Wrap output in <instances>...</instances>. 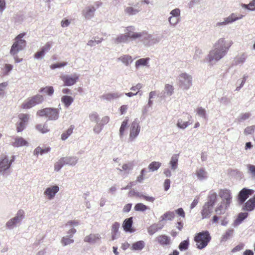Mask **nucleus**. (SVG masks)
Masks as SVG:
<instances>
[{"mask_svg":"<svg viewBox=\"0 0 255 255\" xmlns=\"http://www.w3.org/2000/svg\"><path fill=\"white\" fill-rule=\"evenodd\" d=\"M212 210L213 207L205 204L201 211L202 218L203 219L209 218L211 215Z\"/></svg>","mask_w":255,"mask_h":255,"instance_id":"aec40b11","label":"nucleus"},{"mask_svg":"<svg viewBox=\"0 0 255 255\" xmlns=\"http://www.w3.org/2000/svg\"><path fill=\"white\" fill-rule=\"evenodd\" d=\"M229 206L230 205L223 204V202H221V204L216 208L215 212L217 214H223Z\"/></svg>","mask_w":255,"mask_h":255,"instance_id":"ea45409f","label":"nucleus"},{"mask_svg":"<svg viewBox=\"0 0 255 255\" xmlns=\"http://www.w3.org/2000/svg\"><path fill=\"white\" fill-rule=\"evenodd\" d=\"M135 28L133 26H128L125 29V33L128 40H134L136 39H140L141 37V32H135Z\"/></svg>","mask_w":255,"mask_h":255,"instance_id":"9b49d317","label":"nucleus"},{"mask_svg":"<svg viewBox=\"0 0 255 255\" xmlns=\"http://www.w3.org/2000/svg\"><path fill=\"white\" fill-rule=\"evenodd\" d=\"M156 226L153 224L148 228V233L150 235H153L155 232H156L158 231Z\"/></svg>","mask_w":255,"mask_h":255,"instance_id":"774afa93","label":"nucleus"},{"mask_svg":"<svg viewBox=\"0 0 255 255\" xmlns=\"http://www.w3.org/2000/svg\"><path fill=\"white\" fill-rule=\"evenodd\" d=\"M219 196L222 199L223 204L230 205L232 202V196L231 191L228 189H221L219 192Z\"/></svg>","mask_w":255,"mask_h":255,"instance_id":"ddd939ff","label":"nucleus"},{"mask_svg":"<svg viewBox=\"0 0 255 255\" xmlns=\"http://www.w3.org/2000/svg\"><path fill=\"white\" fill-rule=\"evenodd\" d=\"M134 209L136 211L144 212L149 208L142 203H137L135 205Z\"/></svg>","mask_w":255,"mask_h":255,"instance_id":"09e8293b","label":"nucleus"},{"mask_svg":"<svg viewBox=\"0 0 255 255\" xmlns=\"http://www.w3.org/2000/svg\"><path fill=\"white\" fill-rule=\"evenodd\" d=\"M133 163L131 162H128L126 163H124L121 166V168H117V169L120 172H124L126 174H128L130 171L133 169Z\"/></svg>","mask_w":255,"mask_h":255,"instance_id":"393cba45","label":"nucleus"},{"mask_svg":"<svg viewBox=\"0 0 255 255\" xmlns=\"http://www.w3.org/2000/svg\"><path fill=\"white\" fill-rule=\"evenodd\" d=\"M74 128V126H70L69 128L61 134V139L62 140H65L67 139L73 133Z\"/></svg>","mask_w":255,"mask_h":255,"instance_id":"37998d69","label":"nucleus"},{"mask_svg":"<svg viewBox=\"0 0 255 255\" xmlns=\"http://www.w3.org/2000/svg\"><path fill=\"white\" fill-rule=\"evenodd\" d=\"M145 246V243L143 241H138L132 244L130 249L133 251H141Z\"/></svg>","mask_w":255,"mask_h":255,"instance_id":"bb28decb","label":"nucleus"},{"mask_svg":"<svg viewBox=\"0 0 255 255\" xmlns=\"http://www.w3.org/2000/svg\"><path fill=\"white\" fill-rule=\"evenodd\" d=\"M132 224V218L130 217L126 219L123 225V228L126 232H132L131 229Z\"/></svg>","mask_w":255,"mask_h":255,"instance_id":"473e14b6","label":"nucleus"},{"mask_svg":"<svg viewBox=\"0 0 255 255\" xmlns=\"http://www.w3.org/2000/svg\"><path fill=\"white\" fill-rule=\"evenodd\" d=\"M248 216V213H240L238 216L236 220L235 221V224L236 225H238L240 224L242 221L245 220L246 218H247Z\"/></svg>","mask_w":255,"mask_h":255,"instance_id":"a18cd8bd","label":"nucleus"},{"mask_svg":"<svg viewBox=\"0 0 255 255\" xmlns=\"http://www.w3.org/2000/svg\"><path fill=\"white\" fill-rule=\"evenodd\" d=\"M79 225V222L77 221H68L65 225V227L68 228H74L77 227Z\"/></svg>","mask_w":255,"mask_h":255,"instance_id":"e2e57ef3","label":"nucleus"},{"mask_svg":"<svg viewBox=\"0 0 255 255\" xmlns=\"http://www.w3.org/2000/svg\"><path fill=\"white\" fill-rule=\"evenodd\" d=\"M123 94L119 92H111L106 93L101 96V99L104 100L111 102L116 100L122 96Z\"/></svg>","mask_w":255,"mask_h":255,"instance_id":"dca6fc26","label":"nucleus"},{"mask_svg":"<svg viewBox=\"0 0 255 255\" xmlns=\"http://www.w3.org/2000/svg\"><path fill=\"white\" fill-rule=\"evenodd\" d=\"M12 145L13 146L17 147L23 146H28V142L22 137L17 136L14 138V141L12 142Z\"/></svg>","mask_w":255,"mask_h":255,"instance_id":"a878e982","label":"nucleus"},{"mask_svg":"<svg viewBox=\"0 0 255 255\" xmlns=\"http://www.w3.org/2000/svg\"><path fill=\"white\" fill-rule=\"evenodd\" d=\"M79 78V75L77 73L72 74H62L60 76V79L63 81L64 85L66 86H72L75 84Z\"/></svg>","mask_w":255,"mask_h":255,"instance_id":"6e6552de","label":"nucleus"},{"mask_svg":"<svg viewBox=\"0 0 255 255\" xmlns=\"http://www.w3.org/2000/svg\"><path fill=\"white\" fill-rule=\"evenodd\" d=\"M65 165L74 166L78 160V158L76 156H66L62 157Z\"/></svg>","mask_w":255,"mask_h":255,"instance_id":"5701e85b","label":"nucleus"},{"mask_svg":"<svg viewBox=\"0 0 255 255\" xmlns=\"http://www.w3.org/2000/svg\"><path fill=\"white\" fill-rule=\"evenodd\" d=\"M202 54V50L199 48H196L193 56V59L196 60H198L201 58Z\"/></svg>","mask_w":255,"mask_h":255,"instance_id":"4d7b16f0","label":"nucleus"},{"mask_svg":"<svg viewBox=\"0 0 255 255\" xmlns=\"http://www.w3.org/2000/svg\"><path fill=\"white\" fill-rule=\"evenodd\" d=\"M128 122L129 118L127 117L122 123L119 130V135L121 138H123L125 135L126 130L128 127Z\"/></svg>","mask_w":255,"mask_h":255,"instance_id":"4be33fe9","label":"nucleus"},{"mask_svg":"<svg viewBox=\"0 0 255 255\" xmlns=\"http://www.w3.org/2000/svg\"><path fill=\"white\" fill-rule=\"evenodd\" d=\"M140 39L145 46H150L159 43L161 38L160 36L153 35L145 31H142L141 32Z\"/></svg>","mask_w":255,"mask_h":255,"instance_id":"423d86ee","label":"nucleus"},{"mask_svg":"<svg viewBox=\"0 0 255 255\" xmlns=\"http://www.w3.org/2000/svg\"><path fill=\"white\" fill-rule=\"evenodd\" d=\"M74 101V99L69 96H63L61 98V102L66 107H69Z\"/></svg>","mask_w":255,"mask_h":255,"instance_id":"e433bc0d","label":"nucleus"},{"mask_svg":"<svg viewBox=\"0 0 255 255\" xmlns=\"http://www.w3.org/2000/svg\"><path fill=\"white\" fill-rule=\"evenodd\" d=\"M101 238V236L99 234H91L89 235L86 236L84 241L85 242L93 244L100 241Z\"/></svg>","mask_w":255,"mask_h":255,"instance_id":"a211bd4d","label":"nucleus"},{"mask_svg":"<svg viewBox=\"0 0 255 255\" xmlns=\"http://www.w3.org/2000/svg\"><path fill=\"white\" fill-rule=\"evenodd\" d=\"M247 57L248 55L245 53L239 54L234 58L233 64L235 66L242 65L245 62Z\"/></svg>","mask_w":255,"mask_h":255,"instance_id":"6ab92c4d","label":"nucleus"},{"mask_svg":"<svg viewBox=\"0 0 255 255\" xmlns=\"http://www.w3.org/2000/svg\"><path fill=\"white\" fill-rule=\"evenodd\" d=\"M189 126L188 122H183L182 120L179 119L177 123V126L181 129H185Z\"/></svg>","mask_w":255,"mask_h":255,"instance_id":"6e6d98bb","label":"nucleus"},{"mask_svg":"<svg viewBox=\"0 0 255 255\" xmlns=\"http://www.w3.org/2000/svg\"><path fill=\"white\" fill-rule=\"evenodd\" d=\"M14 157L12 159L9 160L6 155H1L0 157V174L7 170L13 161Z\"/></svg>","mask_w":255,"mask_h":255,"instance_id":"f8f14e48","label":"nucleus"},{"mask_svg":"<svg viewBox=\"0 0 255 255\" xmlns=\"http://www.w3.org/2000/svg\"><path fill=\"white\" fill-rule=\"evenodd\" d=\"M140 9L130 6H126L124 10L125 13L128 15H135L138 13Z\"/></svg>","mask_w":255,"mask_h":255,"instance_id":"f704fd0d","label":"nucleus"},{"mask_svg":"<svg viewBox=\"0 0 255 255\" xmlns=\"http://www.w3.org/2000/svg\"><path fill=\"white\" fill-rule=\"evenodd\" d=\"M51 46L52 42H48L41 48V50L45 53L51 49Z\"/></svg>","mask_w":255,"mask_h":255,"instance_id":"0e129e2a","label":"nucleus"},{"mask_svg":"<svg viewBox=\"0 0 255 255\" xmlns=\"http://www.w3.org/2000/svg\"><path fill=\"white\" fill-rule=\"evenodd\" d=\"M39 92L45 93L48 96H51L54 93V89L52 86H47L44 88H42L39 90Z\"/></svg>","mask_w":255,"mask_h":255,"instance_id":"49530a36","label":"nucleus"},{"mask_svg":"<svg viewBox=\"0 0 255 255\" xmlns=\"http://www.w3.org/2000/svg\"><path fill=\"white\" fill-rule=\"evenodd\" d=\"M174 93V87L172 85L166 84L164 86V94L167 96H171Z\"/></svg>","mask_w":255,"mask_h":255,"instance_id":"c03bdc74","label":"nucleus"},{"mask_svg":"<svg viewBox=\"0 0 255 255\" xmlns=\"http://www.w3.org/2000/svg\"><path fill=\"white\" fill-rule=\"evenodd\" d=\"M208 201L205 204L213 207L217 199L216 193L215 192L211 191L208 195Z\"/></svg>","mask_w":255,"mask_h":255,"instance_id":"72a5a7b5","label":"nucleus"},{"mask_svg":"<svg viewBox=\"0 0 255 255\" xmlns=\"http://www.w3.org/2000/svg\"><path fill=\"white\" fill-rule=\"evenodd\" d=\"M120 226V224L118 222L114 223L112 227V232L113 233L118 234L119 229Z\"/></svg>","mask_w":255,"mask_h":255,"instance_id":"338daca9","label":"nucleus"},{"mask_svg":"<svg viewBox=\"0 0 255 255\" xmlns=\"http://www.w3.org/2000/svg\"><path fill=\"white\" fill-rule=\"evenodd\" d=\"M114 40V42L116 44L127 43L129 41L125 33L118 35Z\"/></svg>","mask_w":255,"mask_h":255,"instance_id":"c9c22d12","label":"nucleus"},{"mask_svg":"<svg viewBox=\"0 0 255 255\" xmlns=\"http://www.w3.org/2000/svg\"><path fill=\"white\" fill-rule=\"evenodd\" d=\"M64 165H65L64 164V162H63L62 158H61L54 164V170L57 172L59 171Z\"/></svg>","mask_w":255,"mask_h":255,"instance_id":"603ef678","label":"nucleus"},{"mask_svg":"<svg viewBox=\"0 0 255 255\" xmlns=\"http://www.w3.org/2000/svg\"><path fill=\"white\" fill-rule=\"evenodd\" d=\"M197 114L200 117L206 119L207 118L206 112L205 109L199 107L196 110Z\"/></svg>","mask_w":255,"mask_h":255,"instance_id":"3c124183","label":"nucleus"},{"mask_svg":"<svg viewBox=\"0 0 255 255\" xmlns=\"http://www.w3.org/2000/svg\"><path fill=\"white\" fill-rule=\"evenodd\" d=\"M16 223L12 218L9 219L5 224V227L9 230H12L16 226Z\"/></svg>","mask_w":255,"mask_h":255,"instance_id":"5fc2aeb1","label":"nucleus"},{"mask_svg":"<svg viewBox=\"0 0 255 255\" xmlns=\"http://www.w3.org/2000/svg\"><path fill=\"white\" fill-rule=\"evenodd\" d=\"M244 15L237 12L231 13L228 17H225V19L228 24H230L236 21L242 19Z\"/></svg>","mask_w":255,"mask_h":255,"instance_id":"f3484780","label":"nucleus"},{"mask_svg":"<svg viewBox=\"0 0 255 255\" xmlns=\"http://www.w3.org/2000/svg\"><path fill=\"white\" fill-rule=\"evenodd\" d=\"M189 246V242L187 240L182 241L179 246V249L180 251L186 250Z\"/></svg>","mask_w":255,"mask_h":255,"instance_id":"680f3d73","label":"nucleus"},{"mask_svg":"<svg viewBox=\"0 0 255 255\" xmlns=\"http://www.w3.org/2000/svg\"><path fill=\"white\" fill-rule=\"evenodd\" d=\"M255 208V195L253 198L249 200L245 204L244 208V210L248 211H253Z\"/></svg>","mask_w":255,"mask_h":255,"instance_id":"c85d7f7f","label":"nucleus"},{"mask_svg":"<svg viewBox=\"0 0 255 255\" xmlns=\"http://www.w3.org/2000/svg\"><path fill=\"white\" fill-rule=\"evenodd\" d=\"M74 242V240L72 239V237H69V236H65L61 240V243L63 247L70 245Z\"/></svg>","mask_w":255,"mask_h":255,"instance_id":"58836bf2","label":"nucleus"},{"mask_svg":"<svg viewBox=\"0 0 255 255\" xmlns=\"http://www.w3.org/2000/svg\"><path fill=\"white\" fill-rule=\"evenodd\" d=\"M254 193V190L252 189H248L247 188L243 189L238 195V199L241 204L243 203L249 197V195H251Z\"/></svg>","mask_w":255,"mask_h":255,"instance_id":"2eb2a0df","label":"nucleus"},{"mask_svg":"<svg viewBox=\"0 0 255 255\" xmlns=\"http://www.w3.org/2000/svg\"><path fill=\"white\" fill-rule=\"evenodd\" d=\"M68 63L66 62H63L61 63H58L52 64L50 66V68L52 69H55L56 68H59L63 67L67 65Z\"/></svg>","mask_w":255,"mask_h":255,"instance_id":"bf43d9fd","label":"nucleus"},{"mask_svg":"<svg viewBox=\"0 0 255 255\" xmlns=\"http://www.w3.org/2000/svg\"><path fill=\"white\" fill-rule=\"evenodd\" d=\"M117 61L121 62L126 66H128L132 62L133 59L130 55L124 54L118 58Z\"/></svg>","mask_w":255,"mask_h":255,"instance_id":"412c9836","label":"nucleus"},{"mask_svg":"<svg viewBox=\"0 0 255 255\" xmlns=\"http://www.w3.org/2000/svg\"><path fill=\"white\" fill-rule=\"evenodd\" d=\"M233 44L232 40H227L225 38H219L214 44L212 50L208 55L207 60L210 65L215 64L227 54Z\"/></svg>","mask_w":255,"mask_h":255,"instance_id":"f257e3e1","label":"nucleus"},{"mask_svg":"<svg viewBox=\"0 0 255 255\" xmlns=\"http://www.w3.org/2000/svg\"><path fill=\"white\" fill-rule=\"evenodd\" d=\"M16 224H20L23 219L25 218V212L20 209L18 210L15 216L12 218Z\"/></svg>","mask_w":255,"mask_h":255,"instance_id":"cd10ccee","label":"nucleus"},{"mask_svg":"<svg viewBox=\"0 0 255 255\" xmlns=\"http://www.w3.org/2000/svg\"><path fill=\"white\" fill-rule=\"evenodd\" d=\"M161 166V162L153 161L148 165V168L150 171L154 172L157 171Z\"/></svg>","mask_w":255,"mask_h":255,"instance_id":"79ce46f5","label":"nucleus"},{"mask_svg":"<svg viewBox=\"0 0 255 255\" xmlns=\"http://www.w3.org/2000/svg\"><path fill=\"white\" fill-rule=\"evenodd\" d=\"M192 76L186 72L181 73L178 76V84L183 90H188L192 85Z\"/></svg>","mask_w":255,"mask_h":255,"instance_id":"20e7f679","label":"nucleus"},{"mask_svg":"<svg viewBox=\"0 0 255 255\" xmlns=\"http://www.w3.org/2000/svg\"><path fill=\"white\" fill-rule=\"evenodd\" d=\"M234 233V230L232 229H228L227 230L225 234H224L221 239V242H224L227 241L228 240L230 239L233 235Z\"/></svg>","mask_w":255,"mask_h":255,"instance_id":"4c0bfd02","label":"nucleus"},{"mask_svg":"<svg viewBox=\"0 0 255 255\" xmlns=\"http://www.w3.org/2000/svg\"><path fill=\"white\" fill-rule=\"evenodd\" d=\"M195 174L199 180L202 181L207 178V173L203 168L197 169Z\"/></svg>","mask_w":255,"mask_h":255,"instance_id":"2f4dec72","label":"nucleus"},{"mask_svg":"<svg viewBox=\"0 0 255 255\" xmlns=\"http://www.w3.org/2000/svg\"><path fill=\"white\" fill-rule=\"evenodd\" d=\"M43 101V96L37 94L26 100L21 105V108L23 109H29L41 103Z\"/></svg>","mask_w":255,"mask_h":255,"instance_id":"0eeeda50","label":"nucleus"},{"mask_svg":"<svg viewBox=\"0 0 255 255\" xmlns=\"http://www.w3.org/2000/svg\"><path fill=\"white\" fill-rule=\"evenodd\" d=\"M149 60V58L139 59L136 61L135 63V67L136 69H138L141 66L149 67L148 63Z\"/></svg>","mask_w":255,"mask_h":255,"instance_id":"c756f323","label":"nucleus"},{"mask_svg":"<svg viewBox=\"0 0 255 255\" xmlns=\"http://www.w3.org/2000/svg\"><path fill=\"white\" fill-rule=\"evenodd\" d=\"M168 21L169 24L172 26H175L180 21V18L169 16L168 18Z\"/></svg>","mask_w":255,"mask_h":255,"instance_id":"8fccbe9b","label":"nucleus"},{"mask_svg":"<svg viewBox=\"0 0 255 255\" xmlns=\"http://www.w3.org/2000/svg\"><path fill=\"white\" fill-rule=\"evenodd\" d=\"M36 128L42 133H45L49 131L48 126L46 124H38L36 126Z\"/></svg>","mask_w":255,"mask_h":255,"instance_id":"de8ad7c7","label":"nucleus"},{"mask_svg":"<svg viewBox=\"0 0 255 255\" xmlns=\"http://www.w3.org/2000/svg\"><path fill=\"white\" fill-rule=\"evenodd\" d=\"M255 129V126H251L247 127L244 130V133L246 134H250L253 133Z\"/></svg>","mask_w":255,"mask_h":255,"instance_id":"69168bd1","label":"nucleus"},{"mask_svg":"<svg viewBox=\"0 0 255 255\" xmlns=\"http://www.w3.org/2000/svg\"><path fill=\"white\" fill-rule=\"evenodd\" d=\"M140 131V127L139 122L135 119L132 122L130 127L128 140L131 142L134 141L139 135Z\"/></svg>","mask_w":255,"mask_h":255,"instance_id":"1a4fd4ad","label":"nucleus"},{"mask_svg":"<svg viewBox=\"0 0 255 255\" xmlns=\"http://www.w3.org/2000/svg\"><path fill=\"white\" fill-rule=\"evenodd\" d=\"M157 241L162 246H167L170 244V239L166 235H160L157 237Z\"/></svg>","mask_w":255,"mask_h":255,"instance_id":"7c9ffc66","label":"nucleus"},{"mask_svg":"<svg viewBox=\"0 0 255 255\" xmlns=\"http://www.w3.org/2000/svg\"><path fill=\"white\" fill-rule=\"evenodd\" d=\"M96 9L94 5H88L82 11V16L85 19L87 20H90L94 16Z\"/></svg>","mask_w":255,"mask_h":255,"instance_id":"4468645a","label":"nucleus"},{"mask_svg":"<svg viewBox=\"0 0 255 255\" xmlns=\"http://www.w3.org/2000/svg\"><path fill=\"white\" fill-rule=\"evenodd\" d=\"M174 216L175 214L173 212H167L160 217V221L162 222L166 220L171 221L173 219Z\"/></svg>","mask_w":255,"mask_h":255,"instance_id":"a19ab883","label":"nucleus"},{"mask_svg":"<svg viewBox=\"0 0 255 255\" xmlns=\"http://www.w3.org/2000/svg\"><path fill=\"white\" fill-rule=\"evenodd\" d=\"M60 188L57 185L50 186L45 188L43 192V195L47 200H52L55 198Z\"/></svg>","mask_w":255,"mask_h":255,"instance_id":"9d476101","label":"nucleus"},{"mask_svg":"<svg viewBox=\"0 0 255 255\" xmlns=\"http://www.w3.org/2000/svg\"><path fill=\"white\" fill-rule=\"evenodd\" d=\"M18 118L20 121L23 122L27 125L30 118V115L28 114H20L18 115Z\"/></svg>","mask_w":255,"mask_h":255,"instance_id":"864d4df0","label":"nucleus"},{"mask_svg":"<svg viewBox=\"0 0 255 255\" xmlns=\"http://www.w3.org/2000/svg\"><path fill=\"white\" fill-rule=\"evenodd\" d=\"M211 239L208 231H205L198 233L194 237L197 248L200 250L205 248Z\"/></svg>","mask_w":255,"mask_h":255,"instance_id":"7ed1b4c3","label":"nucleus"},{"mask_svg":"<svg viewBox=\"0 0 255 255\" xmlns=\"http://www.w3.org/2000/svg\"><path fill=\"white\" fill-rule=\"evenodd\" d=\"M25 32L20 33L17 35L14 40L11 48L10 49L9 53L10 55H15L22 50H23L26 45V42L22 38L25 35Z\"/></svg>","mask_w":255,"mask_h":255,"instance_id":"f03ea898","label":"nucleus"},{"mask_svg":"<svg viewBox=\"0 0 255 255\" xmlns=\"http://www.w3.org/2000/svg\"><path fill=\"white\" fill-rule=\"evenodd\" d=\"M251 117V114L250 113H243L240 115L238 118V120L239 122H242L248 119Z\"/></svg>","mask_w":255,"mask_h":255,"instance_id":"13d9d810","label":"nucleus"},{"mask_svg":"<svg viewBox=\"0 0 255 255\" xmlns=\"http://www.w3.org/2000/svg\"><path fill=\"white\" fill-rule=\"evenodd\" d=\"M180 9L178 8H176L172 10L170 12V14H171L170 16L180 18Z\"/></svg>","mask_w":255,"mask_h":255,"instance_id":"052dcab7","label":"nucleus"},{"mask_svg":"<svg viewBox=\"0 0 255 255\" xmlns=\"http://www.w3.org/2000/svg\"><path fill=\"white\" fill-rule=\"evenodd\" d=\"M37 115L40 117L46 116L50 121H56L59 119V113L58 109L55 108H47L37 112Z\"/></svg>","mask_w":255,"mask_h":255,"instance_id":"39448f33","label":"nucleus"},{"mask_svg":"<svg viewBox=\"0 0 255 255\" xmlns=\"http://www.w3.org/2000/svg\"><path fill=\"white\" fill-rule=\"evenodd\" d=\"M179 159V154H174L172 155L170 158L169 165L171 168V170L175 171L178 167V162Z\"/></svg>","mask_w":255,"mask_h":255,"instance_id":"b1692460","label":"nucleus"}]
</instances>
